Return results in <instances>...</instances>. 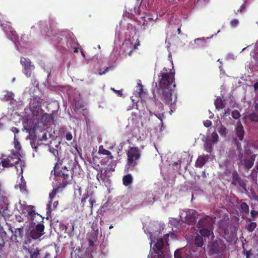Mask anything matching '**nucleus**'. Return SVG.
I'll return each mask as SVG.
<instances>
[{"label": "nucleus", "instance_id": "f257e3e1", "mask_svg": "<svg viewBox=\"0 0 258 258\" xmlns=\"http://www.w3.org/2000/svg\"><path fill=\"white\" fill-rule=\"evenodd\" d=\"M174 75V70L164 68L159 76L161 78L159 81L158 94L161 100L170 106L176 103L177 99L176 95L173 94L175 87Z\"/></svg>", "mask_w": 258, "mask_h": 258}, {"label": "nucleus", "instance_id": "f03ea898", "mask_svg": "<svg viewBox=\"0 0 258 258\" xmlns=\"http://www.w3.org/2000/svg\"><path fill=\"white\" fill-rule=\"evenodd\" d=\"M176 235L173 232L168 233L164 235V239L159 231L149 232L150 242V251L148 258H169L170 255L167 251L168 242L169 240L175 239Z\"/></svg>", "mask_w": 258, "mask_h": 258}, {"label": "nucleus", "instance_id": "7ed1b4c3", "mask_svg": "<svg viewBox=\"0 0 258 258\" xmlns=\"http://www.w3.org/2000/svg\"><path fill=\"white\" fill-rule=\"evenodd\" d=\"M41 100L34 97L31 100L29 107L25 110L27 118L23 122V127L27 131L33 130L43 114L41 108Z\"/></svg>", "mask_w": 258, "mask_h": 258}, {"label": "nucleus", "instance_id": "20e7f679", "mask_svg": "<svg viewBox=\"0 0 258 258\" xmlns=\"http://www.w3.org/2000/svg\"><path fill=\"white\" fill-rule=\"evenodd\" d=\"M17 210L26 218L27 222L31 225H35L39 221H42L41 216L35 212L34 207L27 205L26 202L19 200L15 205Z\"/></svg>", "mask_w": 258, "mask_h": 258}, {"label": "nucleus", "instance_id": "39448f33", "mask_svg": "<svg viewBox=\"0 0 258 258\" xmlns=\"http://www.w3.org/2000/svg\"><path fill=\"white\" fill-rule=\"evenodd\" d=\"M131 28L127 37L122 44V48L124 52L128 55H131L133 51L138 49L140 45L139 36L136 34V30L131 25L128 26V29Z\"/></svg>", "mask_w": 258, "mask_h": 258}, {"label": "nucleus", "instance_id": "423d86ee", "mask_svg": "<svg viewBox=\"0 0 258 258\" xmlns=\"http://www.w3.org/2000/svg\"><path fill=\"white\" fill-rule=\"evenodd\" d=\"M245 150L246 153L244 155H243L240 151H239L238 155V164L239 165L243 166L245 168L249 169L253 164L255 155H251V153L249 152L246 149H245Z\"/></svg>", "mask_w": 258, "mask_h": 258}, {"label": "nucleus", "instance_id": "0eeeda50", "mask_svg": "<svg viewBox=\"0 0 258 258\" xmlns=\"http://www.w3.org/2000/svg\"><path fill=\"white\" fill-rule=\"evenodd\" d=\"M197 215L194 210L187 209L180 212V217L181 220L188 226H192L195 223Z\"/></svg>", "mask_w": 258, "mask_h": 258}, {"label": "nucleus", "instance_id": "6e6552de", "mask_svg": "<svg viewBox=\"0 0 258 258\" xmlns=\"http://www.w3.org/2000/svg\"><path fill=\"white\" fill-rule=\"evenodd\" d=\"M8 205L9 201L8 198L2 190V183L0 182V214L3 216L9 214Z\"/></svg>", "mask_w": 258, "mask_h": 258}, {"label": "nucleus", "instance_id": "1a4fd4ad", "mask_svg": "<svg viewBox=\"0 0 258 258\" xmlns=\"http://www.w3.org/2000/svg\"><path fill=\"white\" fill-rule=\"evenodd\" d=\"M128 162L127 164L129 167H133L137 164V160L140 157L139 150L137 148H132L130 149L127 153Z\"/></svg>", "mask_w": 258, "mask_h": 258}, {"label": "nucleus", "instance_id": "9d476101", "mask_svg": "<svg viewBox=\"0 0 258 258\" xmlns=\"http://www.w3.org/2000/svg\"><path fill=\"white\" fill-rule=\"evenodd\" d=\"M96 177L98 180L100 182L104 183L106 186L108 187L110 185V174L109 173V170H108V168L101 169L98 172Z\"/></svg>", "mask_w": 258, "mask_h": 258}, {"label": "nucleus", "instance_id": "9b49d317", "mask_svg": "<svg viewBox=\"0 0 258 258\" xmlns=\"http://www.w3.org/2000/svg\"><path fill=\"white\" fill-rule=\"evenodd\" d=\"M0 23L3 30L6 34L8 37L16 44L18 39V36L16 31L11 27L9 23H6V24Z\"/></svg>", "mask_w": 258, "mask_h": 258}, {"label": "nucleus", "instance_id": "f8f14e48", "mask_svg": "<svg viewBox=\"0 0 258 258\" xmlns=\"http://www.w3.org/2000/svg\"><path fill=\"white\" fill-rule=\"evenodd\" d=\"M21 63L23 67V72L27 77H30L34 67L32 65L29 59L22 57L21 59Z\"/></svg>", "mask_w": 258, "mask_h": 258}, {"label": "nucleus", "instance_id": "ddd939ff", "mask_svg": "<svg viewBox=\"0 0 258 258\" xmlns=\"http://www.w3.org/2000/svg\"><path fill=\"white\" fill-rule=\"evenodd\" d=\"M58 191V189L56 188H54L51 192L49 194V204L47 206V213H50L51 211L56 207L58 204V202L54 201L53 199L55 197L57 192Z\"/></svg>", "mask_w": 258, "mask_h": 258}, {"label": "nucleus", "instance_id": "4468645a", "mask_svg": "<svg viewBox=\"0 0 258 258\" xmlns=\"http://www.w3.org/2000/svg\"><path fill=\"white\" fill-rule=\"evenodd\" d=\"M44 227L43 224H38L35 229L31 230L30 232L31 237L34 239L39 238L43 234Z\"/></svg>", "mask_w": 258, "mask_h": 258}, {"label": "nucleus", "instance_id": "2eb2a0df", "mask_svg": "<svg viewBox=\"0 0 258 258\" xmlns=\"http://www.w3.org/2000/svg\"><path fill=\"white\" fill-rule=\"evenodd\" d=\"M81 202L83 206H86L91 209V212L92 213L93 205L96 203L94 197L92 196H87L83 198Z\"/></svg>", "mask_w": 258, "mask_h": 258}, {"label": "nucleus", "instance_id": "dca6fc26", "mask_svg": "<svg viewBox=\"0 0 258 258\" xmlns=\"http://www.w3.org/2000/svg\"><path fill=\"white\" fill-rule=\"evenodd\" d=\"M152 20L153 18L149 17L141 18L140 22L142 25L143 29L146 30V29L148 28L149 26L153 25V23L152 22Z\"/></svg>", "mask_w": 258, "mask_h": 258}, {"label": "nucleus", "instance_id": "f3484780", "mask_svg": "<svg viewBox=\"0 0 258 258\" xmlns=\"http://www.w3.org/2000/svg\"><path fill=\"white\" fill-rule=\"evenodd\" d=\"M155 201V198L151 192H149L144 196L143 204L145 206L152 204Z\"/></svg>", "mask_w": 258, "mask_h": 258}, {"label": "nucleus", "instance_id": "a211bd4d", "mask_svg": "<svg viewBox=\"0 0 258 258\" xmlns=\"http://www.w3.org/2000/svg\"><path fill=\"white\" fill-rule=\"evenodd\" d=\"M158 107V109H156L155 115L161 121L164 117V113L163 112V106L160 103L156 104V108Z\"/></svg>", "mask_w": 258, "mask_h": 258}, {"label": "nucleus", "instance_id": "6ab92c4d", "mask_svg": "<svg viewBox=\"0 0 258 258\" xmlns=\"http://www.w3.org/2000/svg\"><path fill=\"white\" fill-rule=\"evenodd\" d=\"M187 248L184 249H177L174 252V258H189V254L188 253L184 254V251L187 250Z\"/></svg>", "mask_w": 258, "mask_h": 258}, {"label": "nucleus", "instance_id": "aec40b11", "mask_svg": "<svg viewBox=\"0 0 258 258\" xmlns=\"http://www.w3.org/2000/svg\"><path fill=\"white\" fill-rule=\"evenodd\" d=\"M14 94L11 92L5 91L0 94V98L4 101L12 100L13 99Z\"/></svg>", "mask_w": 258, "mask_h": 258}, {"label": "nucleus", "instance_id": "412c9836", "mask_svg": "<svg viewBox=\"0 0 258 258\" xmlns=\"http://www.w3.org/2000/svg\"><path fill=\"white\" fill-rule=\"evenodd\" d=\"M200 232L205 239L208 238L210 240H212L214 237L211 231L207 228H203L201 229Z\"/></svg>", "mask_w": 258, "mask_h": 258}, {"label": "nucleus", "instance_id": "4be33fe9", "mask_svg": "<svg viewBox=\"0 0 258 258\" xmlns=\"http://www.w3.org/2000/svg\"><path fill=\"white\" fill-rule=\"evenodd\" d=\"M46 28V24L43 22H39L38 23L36 24L33 27H32V29L35 30H37L38 31H40L41 33L43 32H45V30Z\"/></svg>", "mask_w": 258, "mask_h": 258}, {"label": "nucleus", "instance_id": "5701e85b", "mask_svg": "<svg viewBox=\"0 0 258 258\" xmlns=\"http://www.w3.org/2000/svg\"><path fill=\"white\" fill-rule=\"evenodd\" d=\"M208 160V156L204 155L200 156L196 161V165L197 167H201L205 164Z\"/></svg>", "mask_w": 258, "mask_h": 258}, {"label": "nucleus", "instance_id": "b1692460", "mask_svg": "<svg viewBox=\"0 0 258 258\" xmlns=\"http://www.w3.org/2000/svg\"><path fill=\"white\" fill-rule=\"evenodd\" d=\"M244 131L243 126L240 122H238L236 127V134L240 140H242L243 138Z\"/></svg>", "mask_w": 258, "mask_h": 258}, {"label": "nucleus", "instance_id": "393cba45", "mask_svg": "<svg viewBox=\"0 0 258 258\" xmlns=\"http://www.w3.org/2000/svg\"><path fill=\"white\" fill-rule=\"evenodd\" d=\"M23 248L26 252L30 253L31 258H37L39 255V251L37 249L34 250L33 251L32 250L28 248L25 245H23Z\"/></svg>", "mask_w": 258, "mask_h": 258}, {"label": "nucleus", "instance_id": "a878e982", "mask_svg": "<svg viewBox=\"0 0 258 258\" xmlns=\"http://www.w3.org/2000/svg\"><path fill=\"white\" fill-rule=\"evenodd\" d=\"M220 124L221 122L220 121H217V127H218V123ZM217 130L220 135L221 136L225 137L227 134V129L223 125H221L219 127H217Z\"/></svg>", "mask_w": 258, "mask_h": 258}, {"label": "nucleus", "instance_id": "bb28decb", "mask_svg": "<svg viewBox=\"0 0 258 258\" xmlns=\"http://www.w3.org/2000/svg\"><path fill=\"white\" fill-rule=\"evenodd\" d=\"M169 223L171 225H174L175 228H177L179 230H184V229H182V227H181V224H179V222L178 221V220L175 218H171V219H170Z\"/></svg>", "mask_w": 258, "mask_h": 258}, {"label": "nucleus", "instance_id": "cd10ccee", "mask_svg": "<svg viewBox=\"0 0 258 258\" xmlns=\"http://www.w3.org/2000/svg\"><path fill=\"white\" fill-rule=\"evenodd\" d=\"M98 152L99 154H101L105 155H107V156L110 155L109 157H107V160H108V159H112V156L111 155L110 152L108 150H107L104 149L102 146L99 147Z\"/></svg>", "mask_w": 258, "mask_h": 258}, {"label": "nucleus", "instance_id": "c85d7f7f", "mask_svg": "<svg viewBox=\"0 0 258 258\" xmlns=\"http://www.w3.org/2000/svg\"><path fill=\"white\" fill-rule=\"evenodd\" d=\"M133 181V177L131 174H127L123 177V183L125 185H128Z\"/></svg>", "mask_w": 258, "mask_h": 258}, {"label": "nucleus", "instance_id": "c756f323", "mask_svg": "<svg viewBox=\"0 0 258 258\" xmlns=\"http://www.w3.org/2000/svg\"><path fill=\"white\" fill-rule=\"evenodd\" d=\"M215 105L216 109H222L224 107V104L220 98H217L215 101Z\"/></svg>", "mask_w": 258, "mask_h": 258}, {"label": "nucleus", "instance_id": "7c9ffc66", "mask_svg": "<svg viewBox=\"0 0 258 258\" xmlns=\"http://www.w3.org/2000/svg\"><path fill=\"white\" fill-rule=\"evenodd\" d=\"M213 143L210 141H207L204 145L205 150L208 152H211L213 150Z\"/></svg>", "mask_w": 258, "mask_h": 258}, {"label": "nucleus", "instance_id": "2f4dec72", "mask_svg": "<svg viewBox=\"0 0 258 258\" xmlns=\"http://www.w3.org/2000/svg\"><path fill=\"white\" fill-rule=\"evenodd\" d=\"M195 244L198 247H201L203 244V237L197 236L195 239Z\"/></svg>", "mask_w": 258, "mask_h": 258}, {"label": "nucleus", "instance_id": "473e14b6", "mask_svg": "<svg viewBox=\"0 0 258 258\" xmlns=\"http://www.w3.org/2000/svg\"><path fill=\"white\" fill-rule=\"evenodd\" d=\"M209 38H197L195 40V43L197 44L198 46H201L205 42L206 39H208Z\"/></svg>", "mask_w": 258, "mask_h": 258}, {"label": "nucleus", "instance_id": "72a5a7b5", "mask_svg": "<svg viewBox=\"0 0 258 258\" xmlns=\"http://www.w3.org/2000/svg\"><path fill=\"white\" fill-rule=\"evenodd\" d=\"M241 210L244 213H247L249 212V207L245 203H242L240 205Z\"/></svg>", "mask_w": 258, "mask_h": 258}, {"label": "nucleus", "instance_id": "f704fd0d", "mask_svg": "<svg viewBox=\"0 0 258 258\" xmlns=\"http://www.w3.org/2000/svg\"><path fill=\"white\" fill-rule=\"evenodd\" d=\"M218 136L217 133H213L211 135V140L213 144H215L218 140Z\"/></svg>", "mask_w": 258, "mask_h": 258}, {"label": "nucleus", "instance_id": "c9c22d12", "mask_svg": "<svg viewBox=\"0 0 258 258\" xmlns=\"http://www.w3.org/2000/svg\"><path fill=\"white\" fill-rule=\"evenodd\" d=\"M256 227V224L255 222H251L247 226V230L249 232H252Z\"/></svg>", "mask_w": 258, "mask_h": 258}, {"label": "nucleus", "instance_id": "e433bc0d", "mask_svg": "<svg viewBox=\"0 0 258 258\" xmlns=\"http://www.w3.org/2000/svg\"><path fill=\"white\" fill-rule=\"evenodd\" d=\"M38 83L36 81H34V84H33V87H34V91H30V94L32 96L33 95L34 92H36L38 91Z\"/></svg>", "mask_w": 258, "mask_h": 258}, {"label": "nucleus", "instance_id": "4c0bfd02", "mask_svg": "<svg viewBox=\"0 0 258 258\" xmlns=\"http://www.w3.org/2000/svg\"><path fill=\"white\" fill-rule=\"evenodd\" d=\"M232 116L234 119H237L240 116V113L237 110H233L232 112Z\"/></svg>", "mask_w": 258, "mask_h": 258}, {"label": "nucleus", "instance_id": "58836bf2", "mask_svg": "<svg viewBox=\"0 0 258 258\" xmlns=\"http://www.w3.org/2000/svg\"><path fill=\"white\" fill-rule=\"evenodd\" d=\"M238 22H238V20L234 19V20H232L230 22L231 26L232 27H235L237 26Z\"/></svg>", "mask_w": 258, "mask_h": 258}, {"label": "nucleus", "instance_id": "ea45409f", "mask_svg": "<svg viewBox=\"0 0 258 258\" xmlns=\"http://www.w3.org/2000/svg\"><path fill=\"white\" fill-rule=\"evenodd\" d=\"M250 118L252 121H258V116L255 114H251Z\"/></svg>", "mask_w": 258, "mask_h": 258}, {"label": "nucleus", "instance_id": "a19ab883", "mask_svg": "<svg viewBox=\"0 0 258 258\" xmlns=\"http://www.w3.org/2000/svg\"><path fill=\"white\" fill-rule=\"evenodd\" d=\"M138 86L139 87L138 95L140 96L141 95V93L143 92V86L140 82L138 83Z\"/></svg>", "mask_w": 258, "mask_h": 258}, {"label": "nucleus", "instance_id": "79ce46f5", "mask_svg": "<svg viewBox=\"0 0 258 258\" xmlns=\"http://www.w3.org/2000/svg\"><path fill=\"white\" fill-rule=\"evenodd\" d=\"M212 122L211 121L207 120L204 122V125L206 127H209L211 125Z\"/></svg>", "mask_w": 258, "mask_h": 258}, {"label": "nucleus", "instance_id": "37998d69", "mask_svg": "<svg viewBox=\"0 0 258 258\" xmlns=\"http://www.w3.org/2000/svg\"><path fill=\"white\" fill-rule=\"evenodd\" d=\"M66 138L68 141H70L72 139L73 137L71 133H69L66 134Z\"/></svg>", "mask_w": 258, "mask_h": 258}, {"label": "nucleus", "instance_id": "c03bdc74", "mask_svg": "<svg viewBox=\"0 0 258 258\" xmlns=\"http://www.w3.org/2000/svg\"><path fill=\"white\" fill-rule=\"evenodd\" d=\"M251 213V216H252V217H254L256 216V215L257 214H258V212H256V211H253V210H252V211H251V213Z\"/></svg>", "mask_w": 258, "mask_h": 258}, {"label": "nucleus", "instance_id": "a18cd8bd", "mask_svg": "<svg viewBox=\"0 0 258 258\" xmlns=\"http://www.w3.org/2000/svg\"><path fill=\"white\" fill-rule=\"evenodd\" d=\"M46 140H47V135H46V134L45 133L43 135L40 140L41 141H46Z\"/></svg>", "mask_w": 258, "mask_h": 258}, {"label": "nucleus", "instance_id": "49530a36", "mask_svg": "<svg viewBox=\"0 0 258 258\" xmlns=\"http://www.w3.org/2000/svg\"><path fill=\"white\" fill-rule=\"evenodd\" d=\"M11 130L15 134L18 133L19 132V130L16 127H12Z\"/></svg>", "mask_w": 258, "mask_h": 258}, {"label": "nucleus", "instance_id": "de8ad7c7", "mask_svg": "<svg viewBox=\"0 0 258 258\" xmlns=\"http://www.w3.org/2000/svg\"><path fill=\"white\" fill-rule=\"evenodd\" d=\"M75 107L77 108H80L82 107V105H80L79 102H76L75 103Z\"/></svg>", "mask_w": 258, "mask_h": 258}, {"label": "nucleus", "instance_id": "09e8293b", "mask_svg": "<svg viewBox=\"0 0 258 258\" xmlns=\"http://www.w3.org/2000/svg\"><path fill=\"white\" fill-rule=\"evenodd\" d=\"M49 151L50 152H51L54 155H55V153L57 152L56 150L54 149H51L50 148H49Z\"/></svg>", "mask_w": 258, "mask_h": 258}, {"label": "nucleus", "instance_id": "8fccbe9b", "mask_svg": "<svg viewBox=\"0 0 258 258\" xmlns=\"http://www.w3.org/2000/svg\"><path fill=\"white\" fill-rule=\"evenodd\" d=\"M62 176H63V178H64V179H68V178H69V175H68V174H66V173H62Z\"/></svg>", "mask_w": 258, "mask_h": 258}, {"label": "nucleus", "instance_id": "3c124183", "mask_svg": "<svg viewBox=\"0 0 258 258\" xmlns=\"http://www.w3.org/2000/svg\"><path fill=\"white\" fill-rule=\"evenodd\" d=\"M31 145L32 147L33 148H34V149H35V150H36L37 147V146L35 145V143H33V142H31Z\"/></svg>", "mask_w": 258, "mask_h": 258}, {"label": "nucleus", "instance_id": "603ef678", "mask_svg": "<svg viewBox=\"0 0 258 258\" xmlns=\"http://www.w3.org/2000/svg\"><path fill=\"white\" fill-rule=\"evenodd\" d=\"M16 218H17L18 221H19V222H21L24 221V219H22L20 216H19V217L17 216Z\"/></svg>", "mask_w": 258, "mask_h": 258}, {"label": "nucleus", "instance_id": "864d4df0", "mask_svg": "<svg viewBox=\"0 0 258 258\" xmlns=\"http://www.w3.org/2000/svg\"><path fill=\"white\" fill-rule=\"evenodd\" d=\"M254 88L255 90H256L258 89V82H256L254 84Z\"/></svg>", "mask_w": 258, "mask_h": 258}, {"label": "nucleus", "instance_id": "5fc2aeb1", "mask_svg": "<svg viewBox=\"0 0 258 258\" xmlns=\"http://www.w3.org/2000/svg\"><path fill=\"white\" fill-rule=\"evenodd\" d=\"M244 9V5H242L241 6L240 9H239L237 11L238 12H242V10Z\"/></svg>", "mask_w": 258, "mask_h": 258}, {"label": "nucleus", "instance_id": "6e6d98bb", "mask_svg": "<svg viewBox=\"0 0 258 258\" xmlns=\"http://www.w3.org/2000/svg\"><path fill=\"white\" fill-rule=\"evenodd\" d=\"M112 90L114 92H115L116 93H117L118 95H119V96H121V93L120 91H116V90H114V89H113Z\"/></svg>", "mask_w": 258, "mask_h": 258}, {"label": "nucleus", "instance_id": "4d7b16f0", "mask_svg": "<svg viewBox=\"0 0 258 258\" xmlns=\"http://www.w3.org/2000/svg\"><path fill=\"white\" fill-rule=\"evenodd\" d=\"M111 68V67L107 68H106V71H105V72H103V73H99V75H102V74H105V73L106 72H107L108 70L110 69Z\"/></svg>", "mask_w": 258, "mask_h": 258}, {"label": "nucleus", "instance_id": "13d9d810", "mask_svg": "<svg viewBox=\"0 0 258 258\" xmlns=\"http://www.w3.org/2000/svg\"><path fill=\"white\" fill-rule=\"evenodd\" d=\"M200 3L205 2V3H207L208 2V0H199Z\"/></svg>", "mask_w": 258, "mask_h": 258}, {"label": "nucleus", "instance_id": "bf43d9fd", "mask_svg": "<svg viewBox=\"0 0 258 258\" xmlns=\"http://www.w3.org/2000/svg\"><path fill=\"white\" fill-rule=\"evenodd\" d=\"M254 108H255V111H257V112H258V104H256L255 105V107H254Z\"/></svg>", "mask_w": 258, "mask_h": 258}, {"label": "nucleus", "instance_id": "052dcab7", "mask_svg": "<svg viewBox=\"0 0 258 258\" xmlns=\"http://www.w3.org/2000/svg\"><path fill=\"white\" fill-rule=\"evenodd\" d=\"M254 58L255 60H256L257 61V63H258V55H255L254 56Z\"/></svg>", "mask_w": 258, "mask_h": 258}, {"label": "nucleus", "instance_id": "680f3d73", "mask_svg": "<svg viewBox=\"0 0 258 258\" xmlns=\"http://www.w3.org/2000/svg\"><path fill=\"white\" fill-rule=\"evenodd\" d=\"M228 57L231 58L232 59H234V56L233 54H229Z\"/></svg>", "mask_w": 258, "mask_h": 258}, {"label": "nucleus", "instance_id": "e2e57ef3", "mask_svg": "<svg viewBox=\"0 0 258 258\" xmlns=\"http://www.w3.org/2000/svg\"><path fill=\"white\" fill-rule=\"evenodd\" d=\"M250 254V251L246 252V258H248Z\"/></svg>", "mask_w": 258, "mask_h": 258}, {"label": "nucleus", "instance_id": "0e129e2a", "mask_svg": "<svg viewBox=\"0 0 258 258\" xmlns=\"http://www.w3.org/2000/svg\"><path fill=\"white\" fill-rule=\"evenodd\" d=\"M169 2V3H174L175 2V0H168Z\"/></svg>", "mask_w": 258, "mask_h": 258}, {"label": "nucleus", "instance_id": "69168bd1", "mask_svg": "<svg viewBox=\"0 0 258 258\" xmlns=\"http://www.w3.org/2000/svg\"><path fill=\"white\" fill-rule=\"evenodd\" d=\"M210 113L211 114L210 116H209V118H212V117L213 116V114H212V113L210 112Z\"/></svg>", "mask_w": 258, "mask_h": 258}, {"label": "nucleus", "instance_id": "338daca9", "mask_svg": "<svg viewBox=\"0 0 258 258\" xmlns=\"http://www.w3.org/2000/svg\"><path fill=\"white\" fill-rule=\"evenodd\" d=\"M74 52H78V49L77 48H74Z\"/></svg>", "mask_w": 258, "mask_h": 258}, {"label": "nucleus", "instance_id": "774afa93", "mask_svg": "<svg viewBox=\"0 0 258 258\" xmlns=\"http://www.w3.org/2000/svg\"><path fill=\"white\" fill-rule=\"evenodd\" d=\"M78 190H79V194H81V188L80 187H79Z\"/></svg>", "mask_w": 258, "mask_h": 258}]
</instances>
